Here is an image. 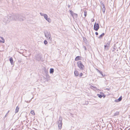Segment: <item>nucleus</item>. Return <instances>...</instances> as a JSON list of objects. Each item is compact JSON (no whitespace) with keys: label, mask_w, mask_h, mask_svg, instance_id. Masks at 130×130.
Segmentation results:
<instances>
[{"label":"nucleus","mask_w":130,"mask_h":130,"mask_svg":"<svg viewBox=\"0 0 130 130\" xmlns=\"http://www.w3.org/2000/svg\"><path fill=\"white\" fill-rule=\"evenodd\" d=\"M40 14L41 16H43L45 15V14L43 13H40Z\"/></svg>","instance_id":"c756f323"},{"label":"nucleus","mask_w":130,"mask_h":130,"mask_svg":"<svg viewBox=\"0 0 130 130\" xmlns=\"http://www.w3.org/2000/svg\"><path fill=\"white\" fill-rule=\"evenodd\" d=\"M81 57L80 56H77L75 59V60L76 61H78L79 60H80Z\"/></svg>","instance_id":"6e6552de"},{"label":"nucleus","mask_w":130,"mask_h":130,"mask_svg":"<svg viewBox=\"0 0 130 130\" xmlns=\"http://www.w3.org/2000/svg\"><path fill=\"white\" fill-rule=\"evenodd\" d=\"M62 120V118L61 117H60L58 122V127L60 129L61 128Z\"/></svg>","instance_id":"423d86ee"},{"label":"nucleus","mask_w":130,"mask_h":130,"mask_svg":"<svg viewBox=\"0 0 130 130\" xmlns=\"http://www.w3.org/2000/svg\"><path fill=\"white\" fill-rule=\"evenodd\" d=\"M83 48H84V49H85V50H87L86 48V47L85 46H83Z\"/></svg>","instance_id":"7c9ffc66"},{"label":"nucleus","mask_w":130,"mask_h":130,"mask_svg":"<svg viewBox=\"0 0 130 130\" xmlns=\"http://www.w3.org/2000/svg\"><path fill=\"white\" fill-rule=\"evenodd\" d=\"M70 14H71V15L72 16L73 14H74V13L73 12V11L72 10H70Z\"/></svg>","instance_id":"c85d7f7f"},{"label":"nucleus","mask_w":130,"mask_h":130,"mask_svg":"<svg viewBox=\"0 0 130 130\" xmlns=\"http://www.w3.org/2000/svg\"><path fill=\"white\" fill-rule=\"evenodd\" d=\"M115 101L116 102H119L118 101V99L115 100Z\"/></svg>","instance_id":"72a5a7b5"},{"label":"nucleus","mask_w":130,"mask_h":130,"mask_svg":"<svg viewBox=\"0 0 130 130\" xmlns=\"http://www.w3.org/2000/svg\"><path fill=\"white\" fill-rule=\"evenodd\" d=\"M3 21L6 24L10 22L11 21H13L12 14L8 15L7 17H5L3 18Z\"/></svg>","instance_id":"f03ea898"},{"label":"nucleus","mask_w":130,"mask_h":130,"mask_svg":"<svg viewBox=\"0 0 130 130\" xmlns=\"http://www.w3.org/2000/svg\"><path fill=\"white\" fill-rule=\"evenodd\" d=\"M9 110L7 112V113L6 114V115H5V116L4 117V118H5L8 115V113H9Z\"/></svg>","instance_id":"a878e982"},{"label":"nucleus","mask_w":130,"mask_h":130,"mask_svg":"<svg viewBox=\"0 0 130 130\" xmlns=\"http://www.w3.org/2000/svg\"><path fill=\"white\" fill-rule=\"evenodd\" d=\"M72 16L74 18H76L77 17V14L74 13L73 14Z\"/></svg>","instance_id":"dca6fc26"},{"label":"nucleus","mask_w":130,"mask_h":130,"mask_svg":"<svg viewBox=\"0 0 130 130\" xmlns=\"http://www.w3.org/2000/svg\"><path fill=\"white\" fill-rule=\"evenodd\" d=\"M35 58L37 60L40 61L41 59V55L40 54H37L35 55Z\"/></svg>","instance_id":"0eeeda50"},{"label":"nucleus","mask_w":130,"mask_h":130,"mask_svg":"<svg viewBox=\"0 0 130 130\" xmlns=\"http://www.w3.org/2000/svg\"><path fill=\"white\" fill-rule=\"evenodd\" d=\"M119 111H117L114 113L113 115V116H115L118 115H119Z\"/></svg>","instance_id":"4468645a"},{"label":"nucleus","mask_w":130,"mask_h":130,"mask_svg":"<svg viewBox=\"0 0 130 130\" xmlns=\"http://www.w3.org/2000/svg\"><path fill=\"white\" fill-rule=\"evenodd\" d=\"M83 39L84 42L86 43V44H87V43L88 42L87 39L85 37H83Z\"/></svg>","instance_id":"9b49d317"},{"label":"nucleus","mask_w":130,"mask_h":130,"mask_svg":"<svg viewBox=\"0 0 130 130\" xmlns=\"http://www.w3.org/2000/svg\"><path fill=\"white\" fill-rule=\"evenodd\" d=\"M54 69L53 68H51L50 69V73H52L54 72Z\"/></svg>","instance_id":"6ab92c4d"},{"label":"nucleus","mask_w":130,"mask_h":130,"mask_svg":"<svg viewBox=\"0 0 130 130\" xmlns=\"http://www.w3.org/2000/svg\"><path fill=\"white\" fill-rule=\"evenodd\" d=\"M13 20H18L20 21H24L26 19L24 16L20 14H12Z\"/></svg>","instance_id":"f257e3e1"},{"label":"nucleus","mask_w":130,"mask_h":130,"mask_svg":"<svg viewBox=\"0 0 130 130\" xmlns=\"http://www.w3.org/2000/svg\"><path fill=\"white\" fill-rule=\"evenodd\" d=\"M122 96H121L118 99H117L118 100V101L120 102L122 100Z\"/></svg>","instance_id":"4be33fe9"},{"label":"nucleus","mask_w":130,"mask_h":130,"mask_svg":"<svg viewBox=\"0 0 130 130\" xmlns=\"http://www.w3.org/2000/svg\"><path fill=\"white\" fill-rule=\"evenodd\" d=\"M9 61H10V63L12 65H13V60L12 58V57H10L9 58Z\"/></svg>","instance_id":"9d476101"},{"label":"nucleus","mask_w":130,"mask_h":130,"mask_svg":"<svg viewBox=\"0 0 130 130\" xmlns=\"http://www.w3.org/2000/svg\"><path fill=\"white\" fill-rule=\"evenodd\" d=\"M94 21V19H93V21H92V22L93 21Z\"/></svg>","instance_id":"58836bf2"},{"label":"nucleus","mask_w":130,"mask_h":130,"mask_svg":"<svg viewBox=\"0 0 130 130\" xmlns=\"http://www.w3.org/2000/svg\"><path fill=\"white\" fill-rule=\"evenodd\" d=\"M47 42L46 40H45L44 41V43L45 45H46L47 43Z\"/></svg>","instance_id":"cd10ccee"},{"label":"nucleus","mask_w":130,"mask_h":130,"mask_svg":"<svg viewBox=\"0 0 130 130\" xmlns=\"http://www.w3.org/2000/svg\"><path fill=\"white\" fill-rule=\"evenodd\" d=\"M104 35L105 34L104 33H103L99 37V39H101Z\"/></svg>","instance_id":"f3484780"},{"label":"nucleus","mask_w":130,"mask_h":130,"mask_svg":"<svg viewBox=\"0 0 130 130\" xmlns=\"http://www.w3.org/2000/svg\"><path fill=\"white\" fill-rule=\"evenodd\" d=\"M78 67L81 70H83L84 68V66L82 63L81 61H79L77 62V63Z\"/></svg>","instance_id":"20e7f679"},{"label":"nucleus","mask_w":130,"mask_h":130,"mask_svg":"<svg viewBox=\"0 0 130 130\" xmlns=\"http://www.w3.org/2000/svg\"><path fill=\"white\" fill-rule=\"evenodd\" d=\"M105 8H103L102 9V11L103 13H104L105 11Z\"/></svg>","instance_id":"473e14b6"},{"label":"nucleus","mask_w":130,"mask_h":130,"mask_svg":"<svg viewBox=\"0 0 130 130\" xmlns=\"http://www.w3.org/2000/svg\"><path fill=\"white\" fill-rule=\"evenodd\" d=\"M83 75V73H80L79 74V76L80 77H81Z\"/></svg>","instance_id":"2f4dec72"},{"label":"nucleus","mask_w":130,"mask_h":130,"mask_svg":"<svg viewBox=\"0 0 130 130\" xmlns=\"http://www.w3.org/2000/svg\"><path fill=\"white\" fill-rule=\"evenodd\" d=\"M0 42H1V43L2 42V41L0 40Z\"/></svg>","instance_id":"4c0bfd02"},{"label":"nucleus","mask_w":130,"mask_h":130,"mask_svg":"<svg viewBox=\"0 0 130 130\" xmlns=\"http://www.w3.org/2000/svg\"><path fill=\"white\" fill-rule=\"evenodd\" d=\"M102 96H104V98L105 96V95H104V94H103Z\"/></svg>","instance_id":"e433bc0d"},{"label":"nucleus","mask_w":130,"mask_h":130,"mask_svg":"<svg viewBox=\"0 0 130 130\" xmlns=\"http://www.w3.org/2000/svg\"><path fill=\"white\" fill-rule=\"evenodd\" d=\"M43 17L45 19H46L48 17L47 15L46 14H45V15H44Z\"/></svg>","instance_id":"b1692460"},{"label":"nucleus","mask_w":130,"mask_h":130,"mask_svg":"<svg viewBox=\"0 0 130 130\" xmlns=\"http://www.w3.org/2000/svg\"><path fill=\"white\" fill-rule=\"evenodd\" d=\"M74 74L75 76H77L79 75V72L78 71L75 70L74 72Z\"/></svg>","instance_id":"1a4fd4ad"},{"label":"nucleus","mask_w":130,"mask_h":130,"mask_svg":"<svg viewBox=\"0 0 130 130\" xmlns=\"http://www.w3.org/2000/svg\"><path fill=\"white\" fill-rule=\"evenodd\" d=\"M98 70V72H99L101 74V75H102V76H105V75L103 74V73H102V72L101 71H100L99 70Z\"/></svg>","instance_id":"2eb2a0df"},{"label":"nucleus","mask_w":130,"mask_h":130,"mask_svg":"<svg viewBox=\"0 0 130 130\" xmlns=\"http://www.w3.org/2000/svg\"><path fill=\"white\" fill-rule=\"evenodd\" d=\"M103 8H105V6L104 4H102Z\"/></svg>","instance_id":"f704fd0d"},{"label":"nucleus","mask_w":130,"mask_h":130,"mask_svg":"<svg viewBox=\"0 0 130 130\" xmlns=\"http://www.w3.org/2000/svg\"><path fill=\"white\" fill-rule=\"evenodd\" d=\"M45 20L49 23H50L51 21V19L49 18H48V17Z\"/></svg>","instance_id":"a211bd4d"},{"label":"nucleus","mask_w":130,"mask_h":130,"mask_svg":"<svg viewBox=\"0 0 130 130\" xmlns=\"http://www.w3.org/2000/svg\"><path fill=\"white\" fill-rule=\"evenodd\" d=\"M109 46L107 45H104V49L105 50H107L109 49Z\"/></svg>","instance_id":"f8f14e48"},{"label":"nucleus","mask_w":130,"mask_h":130,"mask_svg":"<svg viewBox=\"0 0 130 130\" xmlns=\"http://www.w3.org/2000/svg\"><path fill=\"white\" fill-rule=\"evenodd\" d=\"M95 34L96 35H98V32H96L95 33Z\"/></svg>","instance_id":"c9c22d12"},{"label":"nucleus","mask_w":130,"mask_h":130,"mask_svg":"<svg viewBox=\"0 0 130 130\" xmlns=\"http://www.w3.org/2000/svg\"><path fill=\"white\" fill-rule=\"evenodd\" d=\"M87 12L86 11H85L84 12V15L85 16V17H86L87 16Z\"/></svg>","instance_id":"393cba45"},{"label":"nucleus","mask_w":130,"mask_h":130,"mask_svg":"<svg viewBox=\"0 0 130 130\" xmlns=\"http://www.w3.org/2000/svg\"><path fill=\"white\" fill-rule=\"evenodd\" d=\"M19 107L18 106L15 109V113H16L18 112L19 110Z\"/></svg>","instance_id":"ddd939ff"},{"label":"nucleus","mask_w":130,"mask_h":130,"mask_svg":"<svg viewBox=\"0 0 130 130\" xmlns=\"http://www.w3.org/2000/svg\"><path fill=\"white\" fill-rule=\"evenodd\" d=\"M44 32L45 36L47 40L51 41L52 38L51 34L50 32L46 31H44Z\"/></svg>","instance_id":"7ed1b4c3"},{"label":"nucleus","mask_w":130,"mask_h":130,"mask_svg":"<svg viewBox=\"0 0 130 130\" xmlns=\"http://www.w3.org/2000/svg\"><path fill=\"white\" fill-rule=\"evenodd\" d=\"M97 96L100 98H101L103 96H102V95H101V94H97Z\"/></svg>","instance_id":"412c9836"},{"label":"nucleus","mask_w":130,"mask_h":130,"mask_svg":"<svg viewBox=\"0 0 130 130\" xmlns=\"http://www.w3.org/2000/svg\"><path fill=\"white\" fill-rule=\"evenodd\" d=\"M110 41H108L106 45L109 46L110 44Z\"/></svg>","instance_id":"bb28decb"},{"label":"nucleus","mask_w":130,"mask_h":130,"mask_svg":"<svg viewBox=\"0 0 130 130\" xmlns=\"http://www.w3.org/2000/svg\"><path fill=\"white\" fill-rule=\"evenodd\" d=\"M30 113H31V114H32L33 115H35V113L34 112V111L33 110L31 111L30 112Z\"/></svg>","instance_id":"aec40b11"},{"label":"nucleus","mask_w":130,"mask_h":130,"mask_svg":"<svg viewBox=\"0 0 130 130\" xmlns=\"http://www.w3.org/2000/svg\"><path fill=\"white\" fill-rule=\"evenodd\" d=\"M100 28L99 25L98 23H96L94 24V30L97 31Z\"/></svg>","instance_id":"39448f33"},{"label":"nucleus","mask_w":130,"mask_h":130,"mask_svg":"<svg viewBox=\"0 0 130 130\" xmlns=\"http://www.w3.org/2000/svg\"><path fill=\"white\" fill-rule=\"evenodd\" d=\"M2 40V43H4L5 42V40L3 37H1L0 38Z\"/></svg>","instance_id":"5701e85b"}]
</instances>
